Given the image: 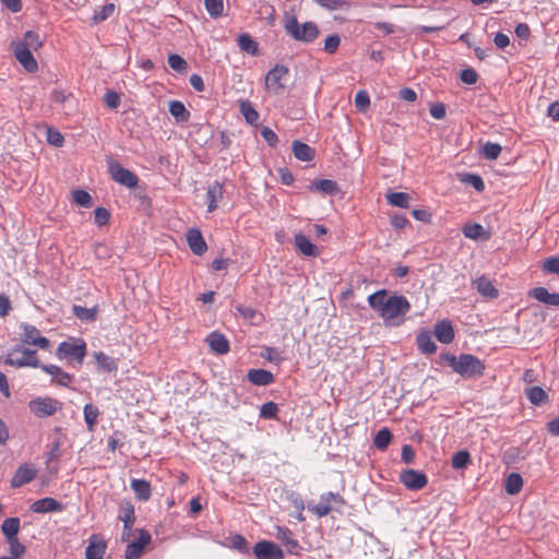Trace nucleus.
I'll list each match as a JSON object with an SVG mask.
<instances>
[{
    "instance_id": "45",
    "label": "nucleus",
    "mask_w": 559,
    "mask_h": 559,
    "mask_svg": "<svg viewBox=\"0 0 559 559\" xmlns=\"http://www.w3.org/2000/svg\"><path fill=\"white\" fill-rule=\"evenodd\" d=\"M259 416H260V418L265 419V420L277 419V417H278L277 404L272 401L264 403L260 407Z\"/></svg>"
},
{
    "instance_id": "16",
    "label": "nucleus",
    "mask_w": 559,
    "mask_h": 559,
    "mask_svg": "<svg viewBox=\"0 0 559 559\" xmlns=\"http://www.w3.org/2000/svg\"><path fill=\"white\" fill-rule=\"evenodd\" d=\"M288 74V68L282 64L275 66L271 69L265 76V84L267 88L278 92L284 88L282 80Z\"/></svg>"
},
{
    "instance_id": "58",
    "label": "nucleus",
    "mask_w": 559,
    "mask_h": 559,
    "mask_svg": "<svg viewBox=\"0 0 559 559\" xmlns=\"http://www.w3.org/2000/svg\"><path fill=\"white\" fill-rule=\"evenodd\" d=\"M370 105V97L366 91L357 92L355 96V106L358 110L365 111Z\"/></svg>"
},
{
    "instance_id": "8",
    "label": "nucleus",
    "mask_w": 559,
    "mask_h": 559,
    "mask_svg": "<svg viewBox=\"0 0 559 559\" xmlns=\"http://www.w3.org/2000/svg\"><path fill=\"white\" fill-rule=\"evenodd\" d=\"M400 483L408 490L417 491L428 484L427 475L418 469L407 468L400 473Z\"/></svg>"
},
{
    "instance_id": "39",
    "label": "nucleus",
    "mask_w": 559,
    "mask_h": 559,
    "mask_svg": "<svg viewBox=\"0 0 559 559\" xmlns=\"http://www.w3.org/2000/svg\"><path fill=\"white\" fill-rule=\"evenodd\" d=\"M388 202L401 209H407L409 206V194L406 192H391L386 195Z\"/></svg>"
},
{
    "instance_id": "64",
    "label": "nucleus",
    "mask_w": 559,
    "mask_h": 559,
    "mask_svg": "<svg viewBox=\"0 0 559 559\" xmlns=\"http://www.w3.org/2000/svg\"><path fill=\"white\" fill-rule=\"evenodd\" d=\"M110 213L105 207H97L95 210V223L98 226H103L108 223Z\"/></svg>"
},
{
    "instance_id": "42",
    "label": "nucleus",
    "mask_w": 559,
    "mask_h": 559,
    "mask_svg": "<svg viewBox=\"0 0 559 559\" xmlns=\"http://www.w3.org/2000/svg\"><path fill=\"white\" fill-rule=\"evenodd\" d=\"M119 519L124 524V531H131V528L134 524V521H135L133 506L130 503H127L126 506H123L121 508V514L119 515Z\"/></svg>"
},
{
    "instance_id": "34",
    "label": "nucleus",
    "mask_w": 559,
    "mask_h": 559,
    "mask_svg": "<svg viewBox=\"0 0 559 559\" xmlns=\"http://www.w3.org/2000/svg\"><path fill=\"white\" fill-rule=\"evenodd\" d=\"M20 519L19 518H8L3 521L1 525V531L5 538L16 537L20 532Z\"/></svg>"
},
{
    "instance_id": "57",
    "label": "nucleus",
    "mask_w": 559,
    "mask_h": 559,
    "mask_svg": "<svg viewBox=\"0 0 559 559\" xmlns=\"http://www.w3.org/2000/svg\"><path fill=\"white\" fill-rule=\"evenodd\" d=\"M260 134L264 139V141L269 144L271 147H275L278 143V136L277 134L270 129L269 127H261L260 128Z\"/></svg>"
},
{
    "instance_id": "55",
    "label": "nucleus",
    "mask_w": 559,
    "mask_h": 559,
    "mask_svg": "<svg viewBox=\"0 0 559 559\" xmlns=\"http://www.w3.org/2000/svg\"><path fill=\"white\" fill-rule=\"evenodd\" d=\"M169 67L177 72H185L188 68L187 61L179 55H170L168 57Z\"/></svg>"
},
{
    "instance_id": "3",
    "label": "nucleus",
    "mask_w": 559,
    "mask_h": 559,
    "mask_svg": "<svg viewBox=\"0 0 559 559\" xmlns=\"http://www.w3.org/2000/svg\"><path fill=\"white\" fill-rule=\"evenodd\" d=\"M283 27L286 34L294 40L304 44L313 43L320 34L319 27L314 22L310 21L300 24L296 15L288 13H285L283 17Z\"/></svg>"
},
{
    "instance_id": "7",
    "label": "nucleus",
    "mask_w": 559,
    "mask_h": 559,
    "mask_svg": "<svg viewBox=\"0 0 559 559\" xmlns=\"http://www.w3.org/2000/svg\"><path fill=\"white\" fill-rule=\"evenodd\" d=\"M62 403L51 397H36L28 403L31 412L39 418H45L53 415L57 411L61 409Z\"/></svg>"
},
{
    "instance_id": "12",
    "label": "nucleus",
    "mask_w": 559,
    "mask_h": 559,
    "mask_svg": "<svg viewBox=\"0 0 559 559\" xmlns=\"http://www.w3.org/2000/svg\"><path fill=\"white\" fill-rule=\"evenodd\" d=\"M37 468L32 463H24L17 467L11 478V487L20 488L31 483L37 476Z\"/></svg>"
},
{
    "instance_id": "63",
    "label": "nucleus",
    "mask_w": 559,
    "mask_h": 559,
    "mask_svg": "<svg viewBox=\"0 0 559 559\" xmlns=\"http://www.w3.org/2000/svg\"><path fill=\"white\" fill-rule=\"evenodd\" d=\"M429 112L432 118L441 120L447 115L445 105L443 103H435L430 107Z\"/></svg>"
},
{
    "instance_id": "37",
    "label": "nucleus",
    "mask_w": 559,
    "mask_h": 559,
    "mask_svg": "<svg viewBox=\"0 0 559 559\" xmlns=\"http://www.w3.org/2000/svg\"><path fill=\"white\" fill-rule=\"evenodd\" d=\"M206 197L209 200L207 211L213 212L217 207V201L222 198V186L218 182L210 186Z\"/></svg>"
},
{
    "instance_id": "59",
    "label": "nucleus",
    "mask_w": 559,
    "mask_h": 559,
    "mask_svg": "<svg viewBox=\"0 0 559 559\" xmlns=\"http://www.w3.org/2000/svg\"><path fill=\"white\" fill-rule=\"evenodd\" d=\"M543 271L551 274H559V258L548 257L543 262Z\"/></svg>"
},
{
    "instance_id": "31",
    "label": "nucleus",
    "mask_w": 559,
    "mask_h": 559,
    "mask_svg": "<svg viewBox=\"0 0 559 559\" xmlns=\"http://www.w3.org/2000/svg\"><path fill=\"white\" fill-rule=\"evenodd\" d=\"M169 112L176 119L177 122H186L190 118V112L187 110L185 105L179 100H171L169 103Z\"/></svg>"
},
{
    "instance_id": "10",
    "label": "nucleus",
    "mask_w": 559,
    "mask_h": 559,
    "mask_svg": "<svg viewBox=\"0 0 559 559\" xmlns=\"http://www.w3.org/2000/svg\"><path fill=\"white\" fill-rule=\"evenodd\" d=\"M10 46L15 59L27 72L34 73L37 71L38 64L31 51L32 49L25 47L22 43H11Z\"/></svg>"
},
{
    "instance_id": "11",
    "label": "nucleus",
    "mask_w": 559,
    "mask_h": 559,
    "mask_svg": "<svg viewBox=\"0 0 559 559\" xmlns=\"http://www.w3.org/2000/svg\"><path fill=\"white\" fill-rule=\"evenodd\" d=\"M253 555L257 559H284V552L273 542L261 540L253 547Z\"/></svg>"
},
{
    "instance_id": "62",
    "label": "nucleus",
    "mask_w": 559,
    "mask_h": 559,
    "mask_svg": "<svg viewBox=\"0 0 559 559\" xmlns=\"http://www.w3.org/2000/svg\"><path fill=\"white\" fill-rule=\"evenodd\" d=\"M63 141H64L63 135L59 131H57L55 129L47 130V142L49 144L59 147V146H62Z\"/></svg>"
},
{
    "instance_id": "14",
    "label": "nucleus",
    "mask_w": 559,
    "mask_h": 559,
    "mask_svg": "<svg viewBox=\"0 0 559 559\" xmlns=\"http://www.w3.org/2000/svg\"><path fill=\"white\" fill-rule=\"evenodd\" d=\"M151 542L148 532L141 530L136 539L128 544L124 552L126 559H139L142 556L144 547Z\"/></svg>"
},
{
    "instance_id": "1",
    "label": "nucleus",
    "mask_w": 559,
    "mask_h": 559,
    "mask_svg": "<svg viewBox=\"0 0 559 559\" xmlns=\"http://www.w3.org/2000/svg\"><path fill=\"white\" fill-rule=\"evenodd\" d=\"M368 305L378 312L385 323L400 325L411 310V304L404 295L389 294L380 289L368 296Z\"/></svg>"
},
{
    "instance_id": "19",
    "label": "nucleus",
    "mask_w": 559,
    "mask_h": 559,
    "mask_svg": "<svg viewBox=\"0 0 559 559\" xmlns=\"http://www.w3.org/2000/svg\"><path fill=\"white\" fill-rule=\"evenodd\" d=\"M186 236L188 245L194 254L202 255L207 250V246L199 229L190 228Z\"/></svg>"
},
{
    "instance_id": "13",
    "label": "nucleus",
    "mask_w": 559,
    "mask_h": 559,
    "mask_svg": "<svg viewBox=\"0 0 559 559\" xmlns=\"http://www.w3.org/2000/svg\"><path fill=\"white\" fill-rule=\"evenodd\" d=\"M23 338L22 341L27 345L38 346L41 349H48L50 341L47 337L40 335L37 328L29 324H23Z\"/></svg>"
},
{
    "instance_id": "24",
    "label": "nucleus",
    "mask_w": 559,
    "mask_h": 559,
    "mask_svg": "<svg viewBox=\"0 0 559 559\" xmlns=\"http://www.w3.org/2000/svg\"><path fill=\"white\" fill-rule=\"evenodd\" d=\"M435 335L442 344H450L454 340V330L450 321L442 320L435 325Z\"/></svg>"
},
{
    "instance_id": "22",
    "label": "nucleus",
    "mask_w": 559,
    "mask_h": 559,
    "mask_svg": "<svg viewBox=\"0 0 559 559\" xmlns=\"http://www.w3.org/2000/svg\"><path fill=\"white\" fill-rule=\"evenodd\" d=\"M292 150L294 156L301 162H311L316 156L314 148L299 140L293 141Z\"/></svg>"
},
{
    "instance_id": "44",
    "label": "nucleus",
    "mask_w": 559,
    "mask_h": 559,
    "mask_svg": "<svg viewBox=\"0 0 559 559\" xmlns=\"http://www.w3.org/2000/svg\"><path fill=\"white\" fill-rule=\"evenodd\" d=\"M223 546L237 549L242 551L245 549V538L239 534L229 533L228 536H224V539L219 542Z\"/></svg>"
},
{
    "instance_id": "30",
    "label": "nucleus",
    "mask_w": 559,
    "mask_h": 559,
    "mask_svg": "<svg viewBox=\"0 0 559 559\" xmlns=\"http://www.w3.org/2000/svg\"><path fill=\"white\" fill-rule=\"evenodd\" d=\"M131 488L140 500H148L151 497V485L144 479H132Z\"/></svg>"
},
{
    "instance_id": "29",
    "label": "nucleus",
    "mask_w": 559,
    "mask_h": 559,
    "mask_svg": "<svg viewBox=\"0 0 559 559\" xmlns=\"http://www.w3.org/2000/svg\"><path fill=\"white\" fill-rule=\"evenodd\" d=\"M278 539L284 544L286 550L292 555H298L301 547L289 530H280Z\"/></svg>"
},
{
    "instance_id": "20",
    "label": "nucleus",
    "mask_w": 559,
    "mask_h": 559,
    "mask_svg": "<svg viewBox=\"0 0 559 559\" xmlns=\"http://www.w3.org/2000/svg\"><path fill=\"white\" fill-rule=\"evenodd\" d=\"M40 369L52 377V381L62 386H69L72 376L56 365H41Z\"/></svg>"
},
{
    "instance_id": "5",
    "label": "nucleus",
    "mask_w": 559,
    "mask_h": 559,
    "mask_svg": "<svg viewBox=\"0 0 559 559\" xmlns=\"http://www.w3.org/2000/svg\"><path fill=\"white\" fill-rule=\"evenodd\" d=\"M36 352L22 346H15L4 359V362L17 368L33 367L40 368L39 360L35 357Z\"/></svg>"
},
{
    "instance_id": "40",
    "label": "nucleus",
    "mask_w": 559,
    "mask_h": 559,
    "mask_svg": "<svg viewBox=\"0 0 559 559\" xmlns=\"http://www.w3.org/2000/svg\"><path fill=\"white\" fill-rule=\"evenodd\" d=\"M314 2L328 11L347 10L350 7L347 0H314Z\"/></svg>"
},
{
    "instance_id": "41",
    "label": "nucleus",
    "mask_w": 559,
    "mask_h": 559,
    "mask_svg": "<svg viewBox=\"0 0 559 559\" xmlns=\"http://www.w3.org/2000/svg\"><path fill=\"white\" fill-rule=\"evenodd\" d=\"M97 365L108 372L116 371L118 366L114 358L107 356L103 352L95 353L94 355Z\"/></svg>"
},
{
    "instance_id": "33",
    "label": "nucleus",
    "mask_w": 559,
    "mask_h": 559,
    "mask_svg": "<svg viewBox=\"0 0 559 559\" xmlns=\"http://www.w3.org/2000/svg\"><path fill=\"white\" fill-rule=\"evenodd\" d=\"M523 487V478L519 473H511L504 485L506 492L509 495H516Z\"/></svg>"
},
{
    "instance_id": "61",
    "label": "nucleus",
    "mask_w": 559,
    "mask_h": 559,
    "mask_svg": "<svg viewBox=\"0 0 559 559\" xmlns=\"http://www.w3.org/2000/svg\"><path fill=\"white\" fill-rule=\"evenodd\" d=\"M105 105L110 109H116L120 105V96L115 91H107L104 96Z\"/></svg>"
},
{
    "instance_id": "51",
    "label": "nucleus",
    "mask_w": 559,
    "mask_h": 559,
    "mask_svg": "<svg viewBox=\"0 0 559 559\" xmlns=\"http://www.w3.org/2000/svg\"><path fill=\"white\" fill-rule=\"evenodd\" d=\"M114 11H115L114 3H108V4L100 7L99 9L95 10V13L93 15V22L100 23V22L105 21L114 13Z\"/></svg>"
},
{
    "instance_id": "35",
    "label": "nucleus",
    "mask_w": 559,
    "mask_h": 559,
    "mask_svg": "<svg viewBox=\"0 0 559 559\" xmlns=\"http://www.w3.org/2000/svg\"><path fill=\"white\" fill-rule=\"evenodd\" d=\"M472 463L471 454L467 450H460L455 452L451 460V465L454 469H464Z\"/></svg>"
},
{
    "instance_id": "6",
    "label": "nucleus",
    "mask_w": 559,
    "mask_h": 559,
    "mask_svg": "<svg viewBox=\"0 0 559 559\" xmlns=\"http://www.w3.org/2000/svg\"><path fill=\"white\" fill-rule=\"evenodd\" d=\"M56 355L59 359L70 358L82 364L86 355V344L83 340L62 342L59 344Z\"/></svg>"
},
{
    "instance_id": "26",
    "label": "nucleus",
    "mask_w": 559,
    "mask_h": 559,
    "mask_svg": "<svg viewBox=\"0 0 559 559\" xmlns=\"http://www.w3.org/2000/svg\"><path fill=\"white\" fill-rule=\"evenodd\" d=\"M206 342L209 343L210 348L218 355L226 354L229 349L228 341L221 333L212 332L207 336Z\"/></svg>"
},
{
    "instance_id": "18",
    "label": "nucleus",
    "mask_w": 559,
    "mask_h": 559,
    "mask_svg": "<svg viewBox=\"0 0 559 559\" xmlns=\"http://www.w3.org/2000/svg\"><path fill=\"white\" fill-rule=\"evenodd\" d=\"M62 510V503L50 497L38 499L31 506V511L34 513L59 512Z\"/></svg>"
},
{
    "instance_id": "49",
    "label": "nucleus",
    "mask_w": 559,
    "mask_h": 559,
    "mask_svg": "<svg viewBox=\"0 0 559 559\" xmlns=\"http://www.w3.org/2000/svg\"><path fill=\"white\" fill-rule=\"evenodd\" d=\"M260 356L267 360L271 364L280 365L284 358L280 355L278 350L274 347L265 346L263 347Z\"/></svg>"
},
{
    "instance_id": "21",
    "label": "nucleus",
    "mask_w": 559,
    "mask_h": 559,
    "mask_svg": "<svg viewBox=\"0 0 559 559\" xmlns=\"http://www.w3.org/2000/svg\"><path fill=\"white\" fill-rule=\"evenodd\" d=\"M294 243L298 251L306 257L314 258L319 255L318 248L310 241V239L307 236H305L301 233L295 234Z\"/></svg>"
},
{
    "instance_id": "23",
    "label": "nucleus",
    "mask_w": 559,
    "mask_h": 559,
    "mask_svg": "<svg viewBox=\"0 0 559 559\" xmlns=\"http://www.w3.org/2000/svg\"><path fill=\"white\" fill-rule=\"evenodd\" d=\"M247 380L254 385L265 386L274 381V376L271 371L265 369H250L247 372Z\"/></svg>"
},
{
    "instance_id": "36",
    "label": "nucleus",
    "mask_w": 559,
    "mask_h": 559,
    "mask_svg": "<svg viewBox=\"0 0 559 559\" xmlns=\"http://www.w3.org/2000/svg\"><path fill=\"white\" fill-rule=\"evenodd\" d=\"M526 397L533 405H540L548 400V394L540 386H531L526 390Z\"/></svg>"
},
{
    "instance_id": "54",
    "label": "nucleus",
    "mask_w": 559,
    "mask_h": 559,
    "mask_svg": "<svg viewBox=\"0 0 559 559\" xmlns=\"http://www.w3.org/2000/svg\"><path fill=\"white\" fill-rule=\"evenodd\" d=\"M73 200L76 204L83 207H91L92 206V197L88 192L85 190H75L73 191Z\"/></svg>"
},
{
    "instance_id": "27",
    "label": "nucleus",
    "mask_w": 559,
    "mask_h": 559,
    "mask_svg": "<svg viewBox=\"0 0 559 559\" xmlns=\"http://www.w3.org/2000/svg\"><path fill=\"white\" fill-rule=\"evenodd\" d=\"M309 190L321 191L325 194L333 195L338 191L337 182L331 179H320L309 185Z\"/></svg>"
},
{
    "instance_id": "15",
    "label": "nucleus",
    "mask_w": 559,
    "mask_h": 559,
    "mask_svg": "<svg viewBox=\"0 0 559 559\" xmlns=\"http://www.w3.org/2000/svg\"><path fill=\"white\" fill-rule=\"evenodd\" d=\"M107 549V543L99 534H93L88 539V545L85 549L86 559H103Z\"/></svg>"
},
{
    "instance_id": "48",
    "label": "nucleus",
    "mask_w": 559,
    "mask_h": 559,
    "mask_svg": "<svg viewBox=\"0 0 559 559\" xmlns=\"http://www.w3.org/2000/svg\"><path fill=\"white\" fill-rule=\"evenodd\" d=\"M461 181L472 186L477 192H483L485 190V182L477 174H465L461 178Z\"/></svg>"
},
{
    "instance_id": "53",
    "label": "nucleus",
    "mask_w": 559,
    "mask_h": 559,
    "mask_svg": "<svg viewBox=\"0 0 559 559\" xmlns=\"http://www.w3.org/2000/svg\"><path fill=\"white\" fill-rule=\"evenodd\" d=\"M7 542L10 546L11 557L15 559H20V557L25 552V546L20 543L17 536L12 538H7Z\"/></svg>"
},
{
    "instance_id": "4",
    "label": "nucleus",
    "mask_w": 559,
    "mask_h": 559,
    "mask_svg": "<svg viewBox=\"0 0 559 559\" xmlns=\"http://www.w3.org/2000/svg\"><path fill=\"white\" fill-rule=\"evenodd\" d=\"M344 506L345 500L340 493L329 491L320 496V502L318 504L312 506L309 503L308 509L319 518H323L326 516L332 510L341 512Z\"/></svg>"
},
{
    "instance_id": "28",
    "label": "nucleus",
    "mask_w": 559,
    "mask_h": 559,
    "mask_svg": "<svg viewBox=\"0 0 559 559\" xmlns=\"http://www.w3.org/2000/svg\"><path fill=\"white\" fill-rule=\"evenodd\" d=\"M416 344L423 354L431 355L436 353L437 345L432 341L431 335L428 332H421L416 336Z\"/></svg>"
},
{
    "instance_id": "47",
    "label": "nucleus",
    "mask_w": 559,
    "mask_h": 559,
    "mask_svg": "<svg viewBox=\"0 0 559 559\" xmlns=\"http://www.w3.org/2000/svg\"><path fill=\"white\" fill-rule=\"evenodd\" d=\"M501 145L493 142H486L481 147V155L484 158L495 160L501 153Z\"/></svg>"
},
{
    "instance_id": "56",
    "label": "nucleus",
    "mask_w": 559,
    "mask_h": 559,
    "mask_svg": "<svg viewBox=\"0 0 559 559\" xmlns=\"http://www.w3.org/2000/svg\"><path fill=\"white\" fill-rule=\"evenodd\" d=\"M341 44V37L337 34H333L326 37L324 41V51L329 55L336 52Z\"/></svg>"
},
{
    "instance_id": "60",
    "label": "nucleus",
    "mask_w": 559,
    "mask_h": 559,
    "mask_svg": "<svg viewBox=\"0 0 559 559\" xmlns=\"http://www.w3.org/2000/svg\"><path fill=\"white\" fill-rule=\"evenodd\" d=\"M460 79L463 83L473 85L478 80V74L473 68H466L461 71Z\"/></svg>"
},
{
    "instance_id": "9",
    "label": "nucleus",
    "mask_w": 559,
    "mask_h": 559,
    "mask_svg": "<svg viewBox=\"0 0 559 559\" xmlns=\"http://www.w3.org/2000/svg\"><path fill=\"white\" fill-rule=\"evenodd\" d=\"M108 169L116 182L127 188H135L138 186L139 179L135 174L122 167L118 162L111 160L108 164Z\"/></svg>"
},
{
    "instance_id": "25",
    "label": "nucleus",
    "mask_w": 559,
    "mask_h": 559,
    "mask_svg": "<svg viewBox=\"0 0 559 559\" xmlns=\"http://www.w3.org/2000/svg\"><path fill=\"white\" fill-rule=\"evenodd\" d=\"M474 285L477 292L484 297L493 299L499 295L498 289L493 286L492 282L485 275L476 278L474 281Z\"/></svg>"
},
{
    "instance_id": "50",
    "label": "nucleus",
    "mask_w": 559,
    "mask_h": 559,
    "mask_svg": "<svg viewBox=\"0 0 559 559\" xmlns=\"http://www.w3.org/2000/svg\"><path fill=\"white\" fill-rule=\"evenodd\" d=\"M484 231H485L484 227L478 223L467 224L463 227V235L466 238H469L473 240H477L478 238H480L483 236Z\"/></svg>"
},
{
    "instance_id": "32",
    "label": "nucleus",
    "mask_w": 559,
    "mask_h": 559,
    "mask_svg": "<svg viewBox=\"0 0 559 559\" xmlns=\"http://www.w3.org/2000/svg\"><path fill=\"white\" fill-rule=\"evenodd\" d=\"M392 437V432L389 428H381L373 438V444L379 451H384L388 449Z\"/></svg>"
},
{
    "instance_id": "43",
    "label": "nucleus",
    "mask_w": 559,
    "mask_h": 559,
    "mask_svg": "<svg viewBox=\"0 0 559 559\" xmlns=\"http://www.w3.org/2000/svg\"><path fill=\"white\" fill-rule=\"evenodd\" d=\"M73 314L82 321H94L97 313V308H85L74 305L72 308Z\"/></svg>"
},
{
    "instance_id": "2",
    "label": "nucleus",
    "mask_w": 559,
    "mask_h": 559,
    "mask_svg": "<svg viewBox=\"0 0 559 559\" xmlns=\"http://www.w3.org/2000/svg\"><path fill=\"white\" fill-rule=\"evenodd\" d=\"M440 358L452 368V370L464 379H475L485 373V364L472 354H460L455 356L450 353L441 354Z\"/></svg>"
},
{
    "instance_id": "17",
    "label": "nucleus",
    "mask_w": 559,
    "mask_h": 559,
    "mask_svg": "<svg viewBox=\"0 0 559 559\" xmlns=\"http://www.w3.org/2000/svg\"><path fill=\"white\" fill-rule=\"evenodd\" d=\"M528 296L544 305L559 307V293H549L545 287L539 286L531 289Z\"/></svg>"
},
{
    "instance_id": "52",
    "label": "nucleus",
    "mask_w": 559,
    "mask_h": 559,
    "mask_svg": "<svg viewBox=\"0 0 559 559\" xmlns=\"http://www.w3.org/2000/svg\"><path fill=\"white\" fill-rule=\"evenodd\" d=\"M204 5L212 17H218L223 13V0H204Z\"/></svg>"
},
{
    "instance_id": "38",
    "label": "nucleus",
    "mask_w": 559,
    "mask_h": 559,
    "mask_svg": "<svg viewBox=\"0 0 559 559\" xmlns=\"http://www.w3.org/2000/svg\"><path fill=\"white\" fill-rule=\"evenodd\" d=\"M12 43H22V45H24L25 47L34 50H37L43 46V41L40 40L39 35L33 31H27L24 34L23 39L13 40Z\"/></svg>"
},
{
    "instance_id": "46",
    "label": "nucleus",
    "mask_w": 559,
    "mask_h": 559,
    "mask_svg": "<svg viewBox=\"0 0 559 559\" xmlns=\"http://www.w3.org/2000/svg\"><path fill=\"white\" fill-rule=\"evenodd\" d=\"M98 415H99V411L93 404H86L84 406V419H85V423H86L90 431L94 430V427L97 423Z\"/></svg>"
}]
</instances>
